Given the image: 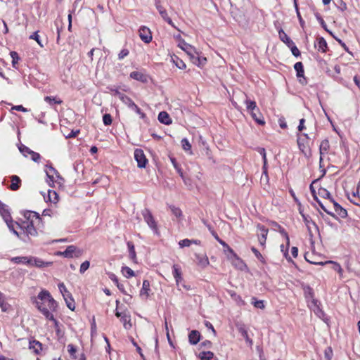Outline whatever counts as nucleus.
I'll return each mask as SVG.
<instances>
[{"label": "nucleus", "instance_id": "1", "mask_svg": "<svg viewBox=\"0 0 360 360\" xmlns=\"http://www.w3.org/2000/svg\"><path fill=\"white\" fill-rule=\"evenodd\" d=\"M24 217L26 219V221H24L21 225L18 223L15 224L23 230V233L27 237L36 236L37 235V231L34 227V224L40 223L41 221V218L39 214L36 212L27 210L25 212Z\"/></svg>", "mask_w": 360, "mask_h": 360}, {"label": "nucleus", "instance_id": "2", "mask_svg": "<svg viewBox=\"0 0 360 360\" xmlns=\"http://www.w3.org/2000/svg\"><path fill=\"white\" fill-rule=\"evenodd\" d=\"M37 299L35 302L36 307L39 309V305L46 307L49 311H55L57 308V302L51 297V294L47 290H41L37 295Z\"/></svg>", "mask_w": 360, "mask_h": 360}, {"label": "nucleus", "instance_id": "3", "mask_svg": "<svg viewBox=\"0 0 360 360\" xmlns=\"http://www.w3.org/2000/svg\"><path fill=\"white\" fill-rule=\"evenodd\" d=\"M141 215L143 218L144 221L152 230L153 233L155 235L160 236V231L158 221L155 220L151 212L148 209L145 208L141 211Z\"/></svg>", "mask_w": 360, "mask_h": 360}, {"label": "nucleus", "instance_id": "4", "mask_svg": "<svg viewBox=\"0 0 360 360\" xmlns=\"http://www.w3.org/2000/svg\"><path fill=\"white\" fill-rule=\"evenodd\" d=\"M309 141L310 137L306 133H303L297 137L298 148L306 157L311 155Z\"/></svg>", "mask_w": 360, "mask_h": 360}, {"label": "nucleus", "instance_id": "5", "mask_svg": "<svg viewBox=\"0 0 360 360\" xmlns=\"http://www.w3.org/2000/svg\"><path fill=\"white\" fill-rule=\"evenodd\" d=\"M152 295H153V292L150 288V282L148 280H144L139 291V297L141 300L146 302L150 299Z\"/></svg>", "mask_w": 360, "mask_h": 360}, {"label": "nucleus", "instance_id": "6", "mask_svg": "<svg viewBox=\"0 0 360 360\" xmlns=\"http://www.w3.org/2000/svg\"><path fill=\"white\" fill-rule=\"evenodd\" d=\"M139 36L140 39L146 44H149L152 39V32L146 26H141L139 27Z\"/></svg>", "mask_w": 360, "mask_h": 360}, {"label": "nucleus", "instance_id": "7", "mask_svg": "<svg viewBox=\"0 0 360 360\" xmlns=\"http://www.w3.org/2000/svg\"><path fill=\"white\" fill-rule=\"evenodd\" d=\"M60 254L68 258H71L73 257H79L82 255V251L79 249H77L74 245H69L67 247L64 252H60Z\"/></svg>", "mask_w": 360, "mask_h": 360}, {"label": "nucleus", "instance_id": "8", "mask_svg": "<svg viewBox=\"0 0 360 360\" xmlns=\"http://www.w3.org/2000/svg\"><path fill=\"white\" fill-rule=\"evenodd\" d=\"M294 69L295 70V71L297 72L296 75H297V77L299 79L300 83L302 84V85L306 84H307V79H306V78L304 76V67H303L302 63V62H297L294 65Z\"/></svg>", "mask_w": 360, "mask_h": 360}, {"label": "nucleus", "instance_id": "9", "mask_svg": "<svg viewBox=\"0 0 360 360\" xmlns=\"http://www.w3.org/2000/svg\"><path fill=\"white\" fill-rule=\"evenodd\" d=\"M173 271L172 274L174 278H175L176 284L177 286H183L184 288L188 289L186 286L184 284H181V281H183L181 267L178 264H174L172 266Z\"/></svg>", "mask_w": 360, "mask_h": 360}, {"label": "nucleus", "instance_id": "10", "mask_svg": "<svg viewBox=\"0 0 360 360\" xmlns=\"http://www.w3.org/2000/svg\"><path fill=\"white\" fill-rule=\"evenodd\" d=\"M257 230L260 231V233L258 234V241L262 246H264L269 230L268 229L265 228L264 225L260 224L257 225Z\"/></svg>", "mask_w": 360, "mask_h": 360}, {"label": "nucleus", "instance_id": "11", "mask_svg": "<svg viewBox=\"0 0 360 360\" xmlns=\"http://www.w3.org/2000/svg\"><path fill=\"white\" fill-rule=\"evenodd\" d=\"M155 7L157 10L158 11L161 17L171 26L173 27H176L174 25L172 19L168 16L167 12L165 10V8L160 4V1L155 3Z\"/></svg>", "mask_w": 360, "mask_h": 360}, {"label": "nucleus", "instance_id": "12", "mask_svg": "<svg viewBox=\"0 0 360 360\" xmlns=\"http://www.w3.org/2000/svg\"><path fill=\"white\" fill-rule=\"evenodd\" d=\"M136 162L138 167L140 168L146 167L148 163V160L141 149L136 148Z\"/></svg>", "mask_w": 360, "mask_h": 360}, {"label": "nucleus", "instance_id": "13", "mask_svg": "<svg viewBox=\"0 0 360 360\" xmlns=\"http://www.w3.org/2000/svg\"><path fill=\"white\" fill-rule=\"evenodd\" d=\"M190 59L193 64L199 67L203 66L207 62L206 58L201 56L198 51H196L195 55H192Z\"/></svg>", "mask_w": 360, "mask_h": 360}, {"label": "nucleus", "instance_id": "14", "mask_svg": "<svg viewBox=\"0 0 360 360\" xmlns=\"http://www.w3.org/2000/svg\"><path fill=\"white\" fill-rule=\"evenodd\" d=\"M179 46L187 53L189 58H191L192 55H195V53L197 51L193 46L186 43L185 41H181Z\"/></svg>", "mask_w": 360, "mask_h": 360}, {"label": "nucleus", "instance_id": "15", "mask_svg": "<svg viewBox=\"0 0 360 360\" xmlns=\"http://www.w3.org/2000/svg\"><path fill=\"white\" fill-rule=\"evenodd\" d=\"M331 202L333 204L335 212L341 218H345L347 216V211L343 208L339 203L335 202L333 198H331Z\"/></svg>", "mask_w": 360, "mask_h": 360}, {"label": "nucleus", "instance_id": "16", "mask_svg": "<svg viewBox=\"0 0 360 360\" xmlns=\"http://www.w3.org/2000/svg\"><path fill=\"white\" fill-rule=\"evenodd\" d=\"M115 315L117 317H120V320L123 323L125 329H130L132 327L129 316L127 314L122 316V314L119 311H117Z\"/></svg>", "mask_w": 360, "mask_h": 360}, {"label": "nucleus", "instance_id": "17", "mask_svg": "<svg viewBox=\"0 0 360 360\" xmlns=\"http://www.w3.org/2000/svg\"><path fill=\"white\" fill-rule=\"evenodd\" d=\"M39 310L44 315V316L51 321L54 322L55 326L58 327V322L56 319H55L53 315L49 311V309L46 307H44L41 305H39Z\"/></svg>", "mask_w": 360, "mask_h": 360}, {"label": "nucleus", "instance_id": "18", "mask_svg": "<svg viewBox=\"0 0 360 360\" xmlns=\"http://www.w3.org/2000/svg\"><path fill=\"white\" fill-rule=\"evenodd\" d=\"M315 47H317L318 50L322 53H325L328 49L326 41L323 37H319L314 43Z\"/></svg>", "mask_w": 360, "mask_h": 360}, {"label": "nucleus", "instance_id": "19", "mask_svg": "<svg viewBox=\"0 0 360 360\" xmlns=\"http://www.w3.org/2000/svg\"><path fill=\"white\" fill-rule=\"evenodd\" d=\"M0 214L2 216L3 219L6 221V223H9L8 221L11 219V216L7 207L5 204L2 203L0 201Z\"/></svg>", "mask_w": 360, "mask_h": 360}, {"label": "nucleus", "instance_id": "20", "mask_svg": "<svg viewBox=\"0 0 360 360\" xmlns=\"http://www.w3.org/2000/svg\"><path fill=\"white\" fill-rule=\"evenodd\" d=\"M115 96H117L119 99H120L124 103H125L128 106H132L134 105L131 98H129V96H126L123 93L116 91L115 93Z\"/></svg>", "mask_w": 360, "mask_h": 360}, {"label": "nucleus", "instance_id": "21", "mask_svg": "<svg viewBox=\"0 0 360 360\" xmlns=\"http://www.w3.org/2000/svg\"><path fill=\"white\" fill-rule=\"evenodd\" d=\"M302 219H303V221L304 222V224H305V225H306V226L307 228V230L309 232V233H311V226H313L316 229H318L317 225L316 224V223L311 219V218L309 215H307V214H302Z\"/></svg>", "mask_w": 360, "mask_h": 360}, {"label": "nucleus", "instance_id": "22", "mask_svg": "<svg viewBox=\"0 0 360 360\" xmlns=\"http://www.w3.org/2000/svg\"><path fill=\"white\" fill-rule=\"evenodd\" d=\"M278 35L280 39L285 43L288 46L293 44L292 40L287 35V34L282 30H278Z\"/></svg>", "mask_w": 360, "mask_h": 360}, {"label": "nucleus", "instance_id": "23", "mask_svg": "<svg viewBox=\"0 0 360 360\" xmlns=\"http://www.w3.org/2000/svg\"><path fill=\"white\" fill-rule=\"evenodd\" d=\"M158 120L160 122L165 124H169L172 123V120L169 114L165 111H162L158 115Z\"/></svg>", "mask_w": 360, "mask_h": 360}, {"label": "nucleus", "instance_id": "24", "mask_svg": "<svg viewBox=\"0 0 360 360\" xmlns=\"http://www.w3.org/2000/svg\"><path fill=\"white\" fill-rule=\"evenodd\" d=\"M200 335L197 330H192L188 335L189 342L191 345H196L200 341Z\"/></svg>", "mask_w": 360, "mask_h": 360}, {"label": "nucleus", "instance_id": "25", "mask_svg": "<svg viewBox=\"0 0 360 360\" xmlns=\"http://www.w3.org/2000/svg\"><path fill=\"white\" fill-rule=\"evenodd\" d=\"M250 115L252 117V119L259 125H264L265 124V122L264 120L263 116L259 112V110L258 109V111H252L250 112Z\"/></svg>", "mask_w": 360, "mask_h": 360}, {"label": "nucleus", "instance_id": "26", "mask_svg": "<svg viewBox=\"0 0 360 360\" xmlns=\"http://www.w3.org/2000/svg\"><path fill=\"white\" fill-rule=\"evenodd\" d=\"M11 184L10 186V188L12 191H17L19 189L20 184H21V180L19 176L16 175H13L11 176Z\"/></svg>", "mask_w": 360, "mask_h": 360}, {"label": "nucleus", "instance_id": "27", "mask_svg": "<svg viewBox=\"0 0 360 360\" xmlns=\"http://www.w3.org/2000/svg\"><path fill=\"white\" fill-rule=\"evenodd\" d=\"M46 167L49 169V171H46V176L49 178V181L53 183L54 178L53 174H56L58 178L60 177V174L58 172L52 165H46Z\"/></svg>", "mask_w": 360, "mask_h": 360}, {"label": "nucleus", "instance_id": "28", "mask_svg": "<svg viewBox=\"0 0 360 360\" xmlns=\"http://www.w3.org/2000/svg\"><path fill=\"white\" fill-rule=\"evenodd\" d=\"M319 265H324L326 264H332L333 265V269L335 271H337L340 274V276H342L343 270H342L341 266L338 263H337L334 261L328 260L325 262H319Z\"/></svg>", "mask_w": 360, "mask_h": 360}, {"label": "nucleus", "instance_id": "29", "mask_svg": "<svg viewBox=\"0 0 360 360\" xmlns=\"http://www.w3.org/2000/svg\"><path fill=\"white\" fill-rule=\"evenodd\" d=\"M29 348L32 349L35 354H39L42 349V345L37 340L30 341Z\"/></svg>", "mask_w": 360, "mask_h": 360}, {"label": "nucleus", "instance_id": "30", "mask_svg": "<svg viewBox=\"0 0 360 360\" xmlns=\"http://www.w3.org/2000/svg\"><path fill=\"white\" fill-rule=\"evenodd\" d=\"M12 261L16 264H33L32 258H28L27 257H15L12 258Z\"/></svg>", "mask_w": 360, "mask_h": 360}, {"label": "nucleus", "instance_id": "31", "mask_svg": "<svg viewBox=\"0 0 360 360\" xmlns=\"http://www.w3.org/2000/svg\"><path fill=\"white\" fill-rule=\"evenodd\" d=\"M330 147L329 141L327 139H324L321 141L319 146V153L321 156H323L324 153H326Z\"/></svg>", "mask_w": 360, "mask_h": 360}, {"label": "nucleus", "instance_id": "32", "mask_svg": "<svg viewBox=\"0 0 360 360\" xmlns=\"http://www.w3.org/2000/svg\"><path fill=\"white\" fill-rule=\"evenodd\" d=\"M245 103L246 105L247 110L250 112H252V111H258L259 108H257V104L254 101H251L247 98Z\"/></svg>", "mask_w": 360, "mask_h": 360}, {"label": "nucleus", "instance_id": "33", "mask_svg": "<svg viewBox=\"0 0 360 360\" xmlns=\"http://www.w3.org/2000/svg\"><path fill=\"white\" fill-rule=\"evenodd\" d=\"M141 81L143 83H148L150 80V77L142 72H136V81Z\"/></svg>", "mask_w": 360, "mask_h": 360}, {"label": "nucleus", "instance_id": "34", "mask_svg": "<svg viewBox=\"0 0 360 360\" xmlns=\"http://www.w3.org/2000/svg\"><path fill=\"white\" fill-rule=\"evenodd\" d=\"M224 252L226 254H227V257L229 259H238L239 260V257H238V255L234 252L233 250L228 245L225 249H224Z\"/></svg>", "mask_w": 360, "mask_h": 360}, {"label": "nucleus", "instance_id": "35", "mask_svg": "<svg viewBox=\"0 0 360 360\" xmlns=\"http://www.w3.org/2000/svg\"><path fill=\"white\" fill-rule=\"evenodd\" d=\"M201 360H211L214 357V354L212 352H201L199 355Z\"/></svg>", "mask_w": 360, "mask_h": 360}, {"label": "nucleus", "instance_id": "36", "mask_svg": "<svg viewBox=\"0 0 360 360\" xmlns=\"http://www.w3.org/2000/svg\"><path fill=\"white\" fill-rule=\"evenodd\" d=\"M58 288L60 290V292L63 296V298L65 297H70L72 296L71 293L67 290L65 285L63 283H60L58 284Z\"/></svg>", "mask_w": 360, "mask_h": 360}, {"label": "nucleus", "instance_id": "37", "mask_svg": "<svg viewBox=\"0 0 360 360\" xmlns=\"http://www.w3.org/2000/svg\"><path fill=\"white\" fill-rule=\"evenodd\" d=\"M32 260L33 264H30V266H37V267H42V266H49V265H50L51 264V262L45 263L41 259H37V258H32Z\"/></svg>", "mask_w": 360, "mask_h": 360}, {"label": "nucleus", "instance_id": "38", "mask_svg": "<svg viewBox=\"0 0 360 360\" xmlns=\"http://www.w3.org/2000/svg\"><path fill=\"white\" fill-rule=\"evenodd\" d=\"M275 224L277 226L279 233L285 238L286 243H288V245H290V238L286 231L283 227H281L278 223H275Z\"/></svg>", "mask_w": 360, "mask_h": 360}, {"label": "nucleus", "instance_id": "39", "mask_svg": "<svg viewBox=\"0 0 360 360\" xmlns=\"http://www.w3.org/2000/svg\"><path fill=\"white\" fill-rule=\"evenodd\" d=\"M319 195L323 198L329 199L330 201L331 198H333L330 192L324 188H320L319 189Z\"/></svg>", "mask_w": 360, "mask_h": 360}, {"label": "nucleus", "instance_id": "40", "mask_svg": "<svg viewBox=\"0 0 360 360\" xmlns=\"http://www.w3.org/2000/svg\"><path fill=\"white\" fill-rule=\"evenodd\" d=\"M122 273L127 278L133 277L135 275L134 271L128 266H123Z\"/></svg>", "mask_w": 360, "mask_h": 360}, {"label": "nucleus", "instance_id": "41", "mask_svg": "<svg viewBox=\"0 0 360 360\" xmlns=\"http://www.w3.org/2000/svg\"><path fill=\"white\" fill-rule=\"evenodd\" d=\"M44 101L51 105H52L53 104H60L63 102L60 99L51 96H46L44 98Z\"/></svg>", "mask_w": 360, "mask_h": 360}, {"label": "nucleus", "instance_id": "42", "mask_svg": "<svg viewBox=\"0 0 360 360\" xmlns=\"http://www.w3.org/2000/svg\"><path fill=\"white\" fill-rule=\"evenodd\" d=\"M251 303L254 305L255 307L258 308V309H263L265 307L264 301L263 300H257L255 297L252 298Z\"/></svg>", "mask_w": 360, "mask_h": 360}, {"label": "nucleus", "instance_id": "43", "mask_svg": "<svg viewBox=\"0 0 360 360\" xmlns=\"http://www.w3.org/2000/svg\"><path fill=\"white\" fill-rule=\"evenodd\" d=\"M280 248H281V251L283 253V255L285 257V259L288 261H291V258L289 257V255H288L289 245H288V243H286L285 245L283 244L281 245Z\"/></svg>", "mask_w": 360, "mask_h": 360}, {"label": "nucleus", "instance_id": "44", "mask_svg": "<svg viewBox=\"0 0 360 360\" xmlns=\"http://www.w3.org/2000/svg\"><path fill=\"white\" fill-rule=\"evenodd\" d=\"M312 304H314V313L317 316L321 317V315L323 314V311L319 308V307L318 305V301L316 300H315V299H313Z\"/></svg>", "mask_w": 360, "mask_h": 360}, {"label": "nucleus", "instance_id": "45", "mask_svg": "<svg viewBox=\"0 0 360 360\" xmlns=\"http://www.w3.org/2000/svg\"><path fill=\"white\" fill-rule=\"evenodd\" d=\"M172 60L178 68L181 70H184L186 68V65L185 63L182 60L179 59L178 57H175V59L172 58Z\"/></svg>", "mask_w": 360, "mask_h": 360}, {"label": "nucleus", "instance_id": "46", "mask_svg": "<svg viewBox=\"0 0 360 360\" xmlns=\"http://www.w3.org/2000/svg\"><path fill=\"white\" fill-rule=\"evenodd\" d=\"M65 302H66V304H67V307L72 311H74L75 310V302H74V300L72 299V296L70 297H65L64 298Z\"/></svg>", "mask_w": 360, "mask_h": 360}, {"label": "nucleus", "instance_id": "47", "mask_svg": "<svg viewBox=\"0 0 360 360\" xmlns=\"http://www.w3.org/2000/svg\"><path fill=\"white\" fill-rule=\"evenodd\" d=\"M333 349L330 347H327L324 351V359L325 360H331L333 357Z\"/></svg>", "mask_w": 360, "mask_h": 360}, {"label": "nucleus", "instance_id": "48", "mask_svg": "<svg viewBox=\"0 0 360 360\" xmlns=\"http://www.w3.org/2000/svg\"><path fill=\"white\" fill-rule=\"evenodd\" d=\"M10 55L12 58L13 67L15 68V65L18 63V60H20V57L18 56V53L15 51H11L10 53Z\"/></svg>", "mask_w": 360, "mask_h": 360}, {"label": "nucleus", "instance_id": "49", "mask_svg": "<svg viewBox=\"0 0 360 360\" xmlns=\"http://www.w3.org/2000/svg\"><path fill=\"white\" fill-rule=\"evenodd\" d=\"M103 122L105 126L110 125L112 122V117L110 114H104L103 116Z\"/></svg>", "mask_w": 360, "mask_h": 360}, {"label": "nucleus", "instance_id": "50", "mask_svg": "<svg viewBox=\"0 0 360 360\" xmlns=\"http://www.w3.org/2000/svg\"><path fill=\"white\" fill-rule=\"evenodd\" d=\"M49 198L50 201L53 202H56L58 200V195L54 191H49Z\"/></svg>", "mask_w": 360, "mask_h": 360}, {"label": "nucleus", "instance_id": "51", "mask_svg": "<svg viewBox=\"0 0 360 360\" xmlns=\"http://www.w3.org/2000/svg\"><path fill=\"white\" fill-rule=\"evenodd\" d=\"M181 143L182 148L184 150L188 151L191 149V145L187 139H186V138L183 139L181 140Z\"/></svg>", "mask_w": 360, "mask_h": 360}, {"label": "nucleus", "instance_id": "52", "mask_svg": "<svg viewBox=\"0 0 360 360\" xmlns=\"http://www.w3.org/2000/svg\"><path fill=\"white\" fill-rule=\"evenodd\" d=\"M251 250L259 261H261L262 262H264V257L262 255V254L258 251L257 248H255V247H252Z\"/></svg>", "mask_w": 360, "mask_h": 360}, {"label": "nucleus", "instance_id": "53", "mask_svg": "<svg viewBox=\"0 0 360 360\" xmlns=\"http://www.w3.org/2000/svg\"><path fill=\"white\" fill-rule=\"evenodd\" d=\"M169 208L174 215H175L176 217H180L182 214L181 210L175 206H169Z\"/></svg>", "mask_w": 360, "mask_h": 360}, {"label": "nucleus", "instance_id": "54", "mask_svg": "<svg viewBox=\"0 0 360 360\" xmlns=\"http://www.w3.org/2000/svg\"><path fill=\"white\" fill-rule=\"evenodd\" d=\"M191 245H192V241L191 239H184L179 242V245L180 248H184V247H189Z\"/></svg>", "mask_w": 360, "mask_h": 360}, {"label": "nucleus", "instance_id": "55", "mask_svg": "<svg viewBox=\"0 0 360 360\" xmlns=\"http://www.w3.org/2000/svg\"><path fill=\"white\" fill-rule=\"evenodd\" d=\"M30 39L35 40L41 47L44 46V45L41 44V40L39 39V36L38 34V32H35L32 34H31L30 36Z\"/></svg>", "mask_w": 360, "mask_h": 360}, {"label": "nucleus", "instance_id": "56", "mask_svg": "<svg viewBox=\"0 0 360 360\" xmlns=\"http://www.w3.org/2000/svg\"><path fill=\"white\" fill-rule=\"evenodd\" d=\"M9 223H6L7 224V226L9 228V229L15 234L17 236L20 237V234L19 233L15 230L14 229V222L12 220V219H11L9 221H8Z\"/></svg>", "mask_w": 360, "mask_h": 360}, {"label": "nucleus", "instance_id": "57", "mask_svg": "<svg viewBox=\"0 0 360 360\" xmlns=\"http://www.w3.org/2000/svg\"><path fill=\"white\" fill-rule=\"evenodd\" d=\"M288 47L290 49L291 52L294 56L298 57L300 56V52L299 49H297V47L295 46V43H293L292 45H291L290 46H288Z\"/></svg>", "mask_w": 360, "mask_h": 360}, {"label": "nucleus", "instance_id": "58", "mask_svg": "<svg viewBox=\"0 0 360 360\" xmlns=\"http://www.w3.org/2000/svg\"><path fill=\"white\" fill-rule=\"evenodd\" d=\"M89 266L90 263L89 261L84 262L80 266L79 272L84 274L89 268Z\"/></svg>", "mask_w": 360, "mask_h": 360}, {"label": "nucleus", "instance_id": "59", "mask_svg": "<svg viewBox=\"0 0 360 360\" xmlns=\"http://www.w3.org/2000/svg\"><path fill=\"white\" fill-rule=\"evenodd\" d=\"M304 293L306 298L310 297L312 300L314 299V292L311 288L308 286L307 288H305Z\"/></svg>", "mask_w": 360, "mask_h": 360}, {"label": "nucleus", "instance_id": "60", "mask_svg": "<svg viewBox=\"0 0 360 360\" xmlns=\"http://www.w3.org/2000/svg\"><path fill=\"white\" fill-rule=\"evenodd\" d=\"M20 151L25 155L27 156V154H31V153L33 151L30 150L28 147L25 146H22L19 148Z\"/></svg>", "mask_w": 360, "mask_h": 360}, {"label": "nucleus", "instance_id": "61", "mask_svg": "<svg viewBox=\"0 0 360 360\" xmlns=\"http://www.w3.org/2000/svg\"><path fill=\"white\" fill-rule=\"evenodd\" d=\"M171 161H172L174 168L176 169V172H178V174L180 175L181 177H183V172H182L181 169L179 167L175 159L172 158Z\"/></svg>", "mask_w": 360, "mask_h": 360}, {"label": "nucleus", "instance_id": "62", "mask_svg": "<svg viewBox=\"0 0 360 360\" xmlns=\"http://www.w3.org/2000/svg\"><path fill=\"white\" fill-rule=\"evenodd\" d=\"M31 155V159L35 162H39L40 159H41V155L39 153H36L34 151H32L30 154Z\"/></svg>", "mask_w": 360, "mask_h": 360}, {"label": "nucleus", "instance_id": "63", "mask_svg": "<svg viewBox=\"0 0 360 360\" xmlns=\"http://www.w3.org/2000/svg\"><path fill=\"white\" fill-rule=\"evenodd\" d=\"M9 307H10V304L6 302L4 300H0V307H1L2 311H4V312L7 311Z\"/></svg>", "mask_w": 360, "mask_h": 360}, {"label": "nucleus", "instance_id": "64", "mask_svg": "<svg viewBox=\"0 0 360 360\" xmlns=\"http://www.w3.org/2000/svg\"><path fill=\"white\" fill-rule=\"evenodd\" d=\"M129 249V254L132 259L135 257V250H134V246L132 242H128L127 243Z\"/></svg>", "mask_w": 360, "mask_h": 360}]
</instances>
